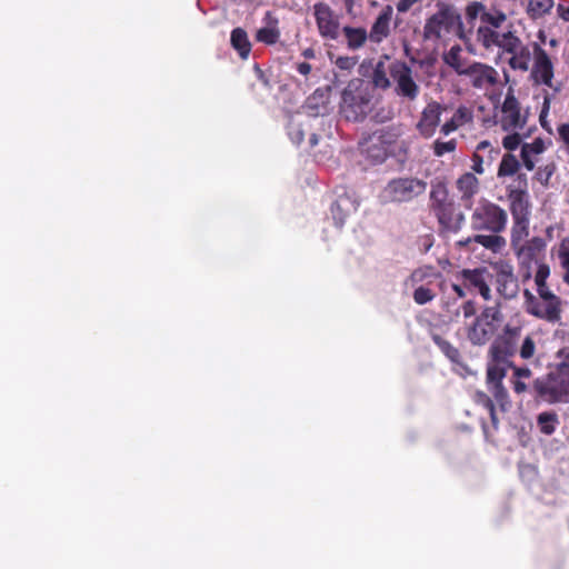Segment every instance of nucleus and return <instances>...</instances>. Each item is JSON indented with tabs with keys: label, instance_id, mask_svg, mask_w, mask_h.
I'll list each match as a JSON object with an SVG mask.
<instances>
[{
	"label": "nucleus",
	"instance_id": "f257e3e1",
	"mask_svg": "<svg viewBox=\"0 0 569 569\" xmlns=\"http://www.w3.org/2000/svg\"><path fill=\"white\" fill-rule=\"evenodd\" d=\"M437 11L426 19L422 29L425 41L449 43L453 38L469 40L470 31L466 30L459 10L450 3L438 2Z\"/></svg>",
	"mask_w": 569,
	"mask_h": 569
},
{
	"label": "nucleus",
	"instance_id": "f03ea898",
	"mask_svg": "<svg viewBox=\"0 0 569 569\" xmlns=\"http://www.w3.org/2000/svg\"><path fill=\"white\" fill-rule=\"evenodd\" d=\"M373 109V89L361 79L349 81L341 93L340 114L348 121L360 122Z\"/></svg>",
	"mask_w": 569,
	"mask_h": 569
},
{
	"label": "nucleus",
	"instance_id": "7ed1b4c3",
	"mask_svg": "<svg viewBox=\"0 0 569 569\" xmlns=\"http://www.w3.org/2000/svg\"><path fill=\"white\" fill-rule=\"evenodd\" d=\"M428 183L417 177H398L389 180L379 198L382 203L411 202L425 194Z\"/></svg>",
	"mask_w": 569,
	"mask_h": 569
},
{
	"label": "nucleus",
	"instance_id": "20e7f679",
	"mask_svg": "<svg viewBox=\"0 0 569 569\" xmlns=\"http://www.w3.org/2000/svg\"><path fill=\"white\" fill-rule=\"evenodd\" d=\"M507 220V212L502 208L488 200H482L471 214V227L473 230H487L492 233H500L505 230Z\"/></svg>",
	"mask_w": 569,
	"mask_h": 569
},
{
	"label": "nucleus",
	"instance_id": "39448f33",
	"mask_svg": "<svg viewBox=\"0 0 569 569\" xmlns=\"http://www.w3.org/2000/svg\"><path fill=\"white\" fill-rule=\"evenodd\" d=\"M535 396L548 403H567L569 402V390L566 383L561 381L556 371L537 378L532 386Z\"/></svg>",
	"mask_w": 569,
	"mask_h": 569
},
{
	"label": "nucleus",
	"instance_id": "423d86ee",
	"mask_svg": "<svg viewBox=\"0 0 569 569\" xmlns=\"http://www.w3.org/2000/svg\"><path fill=\"white\" fill-rule=\"evenodd\" d=\"M391 78L398 97L410 102L419 97L420 87L413 79L412 69L406 62H391Z\"/></svg>",
	"mask_w": 569,
	"mask_h": 569
},
{
	"label": "nucleus",
	"instance_id": "0eeeda50",
	"mask_svg": "<svg viewBox=\"0 0 569 569\" xmlns=\"http://www.w3.org/2000/svg\"><path fill=\"white\" fill-rule=\"evenodd\" d=\"M510 211L513 218L512 238L519 239L527 236L529 226L528 193L522 189H510L508 193Z\"/></svg>",
	"mask_w": 569,
	"mask_h": 569
},
{
	"label": "nucleus",
	"instance_id": "6e6552de",
	"mask_svg": "<svg viewBox=\"0 0 569 569\" xmlns=\"http://www.w3.org/2000/svg\"><path fill=\"white\" fill-rule=\"evenodd\" d=\"M495 274V286L498 295L506 300H511L518 296L519 283L513 273V268L508 262H498L492 267Z\"/></svg>",
	"mask_w": 569,
	"mask_h": 569
},
{
	"label": "nucleus",
	"instance_id": "1a4fd4ad",
	"mask_svg": "<svg viewBox=\"0 0 569 569\" xmlns=\"http://www.w3.org/2000/svg\"><path fill=\"white\" fill-rule=\"evenodd\" d=\"M319 34L329 40H337L340 36L339 16L326 3L318 2L313 6Z\"/></svg>",
	"mask_w": 569,
	"mask_h": 569
},
{
	"label": "nucleus",
	"instance_id": "9d476101",
	"mask_svg": "<svg viewBox=\"0 0 569 569\" xmlns=\"http://www.w3.org/2000/svg\"><path fill=\"white\" fill-rule=\"evenodd\" d=\"M517 347L512 341L496 338L488 350L487 369H502L507 372L513 367L511 358L516 355Z\"/></svg>",
	"mask_w": 569,
	"mask_h": 569
},
{
	"label": "nucleus",
	"instance_id": "9b49d317",
	"mask_svg": "<svg viewBox=\"0 0 569 569\" xmlns=\"http://www.w3.org/2000/svg\"><path fill=\"white\" fill-rule=\"evenodd\" d=\"M532 56L533 64L530 73L532 81L552 88L553 63L550 57L537 42L532 44Z\"/></svg>",
	"mask_w": 569,
	"mask_h": 569
},
{
	"label": "nucleus",
	"instance_id": "f8f14e48",
	"mask_svg": "<svg viewBox=\"0 0 569 569\" xmlns=\"http://www.w3.org/2000/svg\"><path fill=\"white\" fill-rule=\"evenodd\" d=\"M525 310L535 316L536 318L543 319L550 322H556L560 319V301L539 300L528 289L523 291Z\"/></svg>",
	"mask_w": 569,
	"mask_h": 569
},
{
	"label": "nucleus",
	"instance_id": "ddd939ff",
	"mask_svg": "<svg viewBox=\"0 0 569 569\" xmlns=\"http://www.w3.org/2000/svg\"><path fill=\"white\" fill-rule=\"evenodd\" d=\"M446 108L437 101H430L422 109L420 119L417 123L418 132L426 139L431 138L440 124L441 113Z\"/></svg>",
	"mask_w": 569,
	"mask_h": 569
},
{
	"label": "nucleus",
	"instance_id": "4468645a",
	"mask_svg": "<svg viewBox=\"0 0 569 569\" xmlns=\"http://www.w3.org/2000/svg\"><path fill=\"white\" fill-rule=\"evenodd\" d=\"M462 76L468 77L476 89H485L498 81V72L495 68L477 61L469 62L466 71H462Z\"/></svg>",
	"mask_w": 569,
	"mask_h": 569
},
{
	"label": "nucleus",
	"instance_id": "2eb2a0df",
	"mask_svg": "<svg viewBox=\"0 0 569 569\" xmlns=\"http://www.w3.org/2000/svg\"><path fill=\"white\" fill-rule=\"evenodd\" d=\"M501 111L500 122L503 131H513L525 127L527 117L521 114L519 102L515 96H506Z\"/></svg>",
	"mask_w": 569,
	"mask_h": 569
},
{
	"label": "nucleus",
	"instance_id": "dca6fc26",
	"mask_svg": "<svg viewBox=\"0 0 569 569\" xmlns=\"http://www.w3.org/2000/svg\"><path fill=\"white\" fill-rule=\"evenodd\" d=\"M358 206L359 202L353 194L347 191L338 194L330 208L335 224L337 227H342L346 219L357 211Z\"/></svg>",
	"mask_w": 569,
	"mask_h": 569
},
{
	"label": "nucleus",
	"instance_id": "f3484780",
	"mask_svg": "<svg viewBox=\"0 0 569 569\" xmlns=\"http://www.w3.org/2000/svg\"><path fill=\"white\" fill-rule=\"evenodd\" d=\"M460 200L468 209L472 206L473 197L479 192V180L472 172H466L456 182Z\"/></svg>",
	"mask_w": 569,
	"mask_h": 569
},
{
	"label": "nucleus",
	"instance_id": "a211bd4d",
	"mask_svg": "<svg viewBox=\"0 0 569 569\" xmlns=\"http://www.w3.org/2000/svg\"><path fill=\"white\" fill-rule=\"evenodd\" d=\"M392 8L387 6L376 18L370 32L369 39L375 43H380L390 33V21L392 18Z\"/></svg>",
	"mask_w": 569,
	"mask_h": 569
},
{
	"label": "nucleus",
	"instance_id": "6ab92c4d",
	"mask_svg": "<svg viewBox=\"0 0 569 569\" xmlns=\"http://www.w3.org/2000/svg\"><path fill=\"white\" fill-rule=\"evenodd\" d=\"M496 331L497 327H491L476 317L472 325L468 328L467 338L473 346H483L490 340Z\"/></svg>",
	"mask_w": 569,
	"mask_h": 569
},
{
	"label": "nucleus",
	"instance_id": "aec40b11",
	"mask_svg": "<svg viewBox=\"0 0 569 569\" xmlns=\"http://www.w3.org/2000/svg\"><path fill=\"white\" fill-rule=\"evenodd\" d=\"M507 372L502 369H487V385L496 401L503 406L508 400V391L502 385Z\"/></svg>",
	"mask_w": 569,
	"mask_h": 569
},
{
	"label": "nucleus",
	"instance_id": "412c9836",
	"mask_svg": "<svg viewBox=\"0 0 569 569\" xmlns=\"http://www.w3.org/2000/svg\"><path fill=\"white\" fill-rule=\"evenodd\" d=\"M471 121H472L471 110L465 106H460L456 110V112L453 113L451 119H449L441 126L440 132L443 136H449L451 132L456 131L463 124L469 123Z\"/></svg>",
	"mask_w": 569,
	"mask_h": 569
},
{
	"label": "nucleus",
	"instance_id": "4be33fe9",
	"mask_svg": "<svg viewBox=\"0 0 569 569\" xmlns=\"http://www.w3.org/2000/svg\"><path fill=\"white\" fill-rule=\"evenodd\" d=\"M546 150L545 141L541 138H536L532 142L522 143L521 146V160L525 168L528 171L535 169L536 162L532 159V154H540Z\"/></svg>",
	"mask_w": 569,
	"mask_h": 569
},
{
	"label": "nucleus",
	"instance_id": "5701e85b",
	"mask_svg": "<svg viewBox=\"0 0 569 569\" xmlns=\"http://www.w3.org/2000/svg\"><path fill=\"white\" fill-rule=\"evenodd\" d=\"M391 76V63H388L386 60H379L372 71L371 82L375 88L378 89H389L391 87V81L388 77Z\"/></svg>",
	"mask_w": 569,
	"mask_h": 569
},
{
	"label": "nucleus",
	"instance_id": "b1692460",
	"mask_svg": "<svg viewBox=\"0 0 569 569\" xmlns=\"http://www.w3.org/2000/svg\"><path fill=\"white\" fill-rule=\"evenodd\" d=\"M461 47L459 44L452 46L449 51L443 53V61L452 68L457 74L462 76V71L468 68V62L461 58Z\"/></svg>",
	"mask_w": 569,
	"mask_h": 569
},
{
	"label": "nucleus",
	"instance_id": "393cba45",
	"mask_svg": "<svg viewBox=\"0 0 569 569\" xmlns=\"http://www.w3.org/2000/svg\"><path fill=\"white\" fill-rule=\"evenodd\" d=\"M430 202L433 211L451 204L448 201V189L446 183L441 181L431 183Z\"/></svg>",
	"mask_w": 569,
	"mask_h": 569
},
{
	"label": "nucleus",
	"instance_id": "a878e982",
	"mask_svg": "<svg viewBox=\"0 0 569 569\" xmlns=\"http://www.w3.org/2000/svg\"><path fill=\"white\" fill-rule=\"evenodd\" d=\"M230 41L232 48L239 53V56L242 59H247L251 50V43L248 39L247 32L241 28L233 29Z\"/></svg>",
	"mask_w": 569,
	"mask_h": 569
},
{
	"label": "nucleus",
	"instance_id": "bb28decb",
	"mask_svg": "<svg viewBox=\"0 0 569 569\" xmlns=\"http://www.w3.org/2000/svg\"><path fill=\"white\" fill-rule=\"evenodd\" d=\"M266 19L268 20V26L257 31V40L266 44H274L280 37V32L277 27L278 21L277 19H273L269 12L267 13Z\"/></svg>",
	"mask_w": 569,
	"mask_h": 569
},
{
	"label": "nucleus",
	"instance_id": "cd10ccee",
	"mask_svg": "<svg viewBox=\"0 0 569 569\" xmlns=\"http://www.w3.org/2000/svg\"><path fill=\"white\" fill-rule=\"evenodd\" d=\"M343 34L347 40V46L350 50L360 49L369 39V34L363 28L343 27Z\"/></svg>",
	"mask_w": 569,
	"mask_h": 569
},
{
	"label": "nucleus",
	"instance_id": "c85d7f7f",
	"mask_svg": "<svg viewBox=\"0 0 569 569\" xmlns=\"http://www.w3.org/2000/svg\"><path fill=\"white\" fill-rule=\"evenodd\" d=\"M556 357L559 362L557 363L555 371L561 381L566 383V388L569 390V347H563L558 350Z\"/></svg>",
	"mask_w": 569,
	"mask_h": 569
},
{
	"label": "nucleus",
	"instance_id": "c756f323",
	"mask_svg": "<svg viewBox=\"0 0 569 569\" xmlns=\"http://www.w3.org/2000/svg\"><path fill=\"white\" fill-rule=\"evenodd\" d=\"M556 357L559 362L557 363L555 371L561 381L566 383V388L569 390V347H563L558 350Z\"/></svg>",
	"mask_w": 569,
	"mask_h": 569
},
{
	"label": "nucleus",
	"instance_id": "7c9ffc66",
	"mask_svg": "<svg viewBox=\"0 0 569 569\" xmlns=\"http://www.w3.org/2000/svg\"><path fill=\"white\" fill-rule=\"evenodd\" d=\"M531 54L528 47L520 46L516 53H512V57L509 59V66L513 70L528 71Z\"/></svg>",
	"mask_w": 569,
	"mask_h": 569
},
{
	"label": "nucleus",
	"instance_id": "2f4dec72",
	"mask_svg": "<svg viewBox=\"0 0 569 569\" xmlns=\"http://www.w3.org/2000/svg\"><path fill=\"white\" fill-rule=\"evenodd\" d=\"M519 168L520 162L516 158V156H513L512 153H506L501 159L497 176L499 178L513 176L518 172Z\"/></svg>",
	"mask_w": 569,
	"mask_h": 569
},
{
	"label": "nucleus",
	"instance_id": "473e14b6",
	"mask_svg": "<svg viewBox=\"0 0 569 569\" xmlns=\"http://www.w3.org/2000/svg\"><path fill=\"white\" fill-rule=\"evenodd\" d=\"M481 321L487 322L491 327H497L502 321L501 303L497 301L493 306L486 307L478 316Z\"/></svg>",
	"mask_w": 569,
	"mask_h": 569
},
{
	"label": "nucleus",
	"instance_id": "72a5a7b5",
	"mask_svg": "<svg viewBox=\"0 0 569 569\" xmlns=\"http://www.w3.org/2000/svg\"><path fill=\"white\" fill-rule=\"evenodd\" d=\"M501 33L490 27H479L477 30V37L479 42L489 49L493 46L498 47Z\"/></svg>",
	"mask_w": 569,
	"mask_h": 569
},
{
	"label": "nucleus",
	"instance_id": "f704fd0d",
	"mask_svg": "<svg viewBox=\"0 0 569 569\" xmlns=\"http://www.w3.org/2000/svg\"><path fill=\"white\" fill-rule=\"evenodd\" d=\"M435 345L441 350V352L452 362H459L461 357L460 351L451 345L448 340L441 338L438 335L432 336Z\"/></svg>",
	"mask_w": 569,
	"mask_h": 569
},
{
	"label": "nucleus",
	"instance_id": "c9c22d12",
	"mask_svg": "<svg viewBox=\"0 0 569 569\" xmlns=\"http://www.w3.org/2000/svg\"><path fill=\"white\" fill-rule=\"evenodd\" d=\"M461 273L466 282L477 290L487 283L486 269H465Z\"/></svg>",
	"mask_w": 569,
	"mask_h": 569
},
{
	"label": "nucleus",
	"instance_id": "e433bc0d",
	"mask_svg": "<svg viewBox=\"0 0 569 569\" xmlns=\"http://www.w3.org/2000/svg\"><path fill=\"white\" fill-rule=\"evenodd\" d=\"M435 213L438 218L439 223L446 230L457 232V224H453L455 212L451 204L436 210Z\"/></svg>",
	"mask_w": 569,
	"mask_h": 569
},
{
	"label": "nucleus",
	"instance_id": "4c0bfd02",
	"mask_svg": "<svg viewBox=\"0 0 569 569\" xmlns=\"http://www.w3.org/2000/svg\"><path fill=\"white\" fill-rule=\"evenodd\" d=\"M520 46H522L520 39L512 31L501 33L498 47L506 52L516 53Z\"/></svg>",
	"mask_w": 569,
	"mask_h": 569
},
{
	"label": "nucleus",
	"instance_id": "58836bf2",
	"mask_svg": "<svg viewBox=\"0 0 569 569\" xmlns=\"http://www.w3.org/2000/svg\"><path fill=\"white\" fill-rule=\"evenodd\" d=\"M475 241L477 243H480L487 249H491L493 251H497L501 249V247L505 244V240L498 236V233L495 234H477L475 236Z\"/></svg>",
	"mask_w": 569,
	"mask_h": 569
},
{
	"label": "nucleus",
	"instance_id": "ea45409f",
	"mask_svg": "<svg viewBox=\"0 0 569 569\" xmlns=\"http://www.w3.org/2000/svg\"><path fill=\"white\" fill-rule=\"evenodd\" d=\"M538 426L545 435L553 433L557 423V415L553 412H542L537 419Z\"/></svg>",
	"mask_w": 569,
	"mask_h": 569
},
{
	"label": "nucleus",
	"instance_id": "a19ab883",
	"mask_svg": "<svg viewBox=\"0 0 569 569\" xmlns=\"http://www.w3.org/2000/svg\"><path fill=\"white\" fill-rule=\"evenodd\" d=\"M553 7V0H530L528 11L533 17H541L548 13Z\"/></svg>",
	"mask_w": 569,
	"mask_h": 569
},
{
	"label": "nucleus",
	"instance_id": "79ce46f5",
	"mask_svg": "<svg viewBox=\"0 0 569 569\" xmlns=\"http://www.w3.org/2000/svg\"><path fill=\"white\" fill-rule=\"evenodd\" d=\"M486 12V6L479 1L470 2L466 8L467 22L473 27L475 21L479 18L482 21L483 13Z\"/></svg>",
	"mask_w": 569,
	"mask_h": 569
},
{
	"label": "nucleus",
	"instance_id": "37998d69",
	"mask_svg": "<svg viewBox=\"0 0 569 569\" xmlns=\"http://www.w3.org/2000/svg\"><path fill=\"white\" fill-rule=\"evenodd\" d=\"M457 148V140L450 139L448 141L436 140L432 144L433 154L436 157H443L446 153H451Z\"/></svg>",
	"mask_w": 569,
	"mask_h": 569
},
{
	"label": "nucleus",
	"instance_id": "c03bdc74",
	"mask_svg": "<svg viewBox=\"0 0 569 569\" xmlns=\"http://www.w3.org/2000/svg\"><path fill=\"white\" fill-rule=\"evenodd\" d=\"M507 20V16L501 11L489 12L486 10L482 17L483 23L486 27H490L492 29L500 28L502 23Z\"/></svg>",
	"mask_w": 569,
	"mask_h": 569
},
{
	"label": "nucleus",
	"instance_id": "a18cd8bd",
	"mask_svg": "<svg viewBox=\"0 0 569 569\" xmlns=\"http://www.w3.org/2000/svg\"><path fill=\"white\" fill-rule=\"evenodd\" d=\"M436 295L431 289L420 286L413 292V300L417 305H426L435 299Z\"/></svg>",
	"mask_w": 569,
	"mask_h": 569
},
{
	"label": "nucleus",
	"instance_id": "49530a36",
	"mask_svg": "<svg viewBox=\"0 0 569 569\" xmlns=\"http://www.w3.org/2000/svg\"><path fill=\"white\" fill-rule=\"evenodd\" d=\"M529 134H530V132H527L523 136H521L518 132L508 134L502 139V146L505 149H507L509 151H513L520 146L522 138H527V137H529Z\"/></svg>",
	"mask_w": 569,
	"mask_h": 569
},
{
	"label": "nucleus",
	"instance_id": "de8ad7c7",
	"mask_svg": "<svg viewBox=\"0 0 569 569\" xmlns=\"http://www.w3.org/2000/svg\"><path fill=\"white\" fill-rule=\"evenodd\" d=\"M536 352V342L531 336H527L520 346V357L528 360L533 357Z\"/></svg>",
	"mask_w": 569,
	"mask_h": 569
},
{
	"label": "nucleus",
	"instance_id": "09e8293b",
	"mask_svg": "<svg viewBox=\"0 0 569 569\" xmlns=\"http://www.w3.org/2000/svg\"><path fill=\"white\" fill-rule=\"evenodd\" d=\"M520 333H521L520 327L511 326L508 323L505 326L502 333L500 336H498L497 338L512 341L516 346H518V340H519Z\"/></svg>",
	"mask_w": 569,
	"mask_h": 569
},
{
	"label": "nucleus",
	"instance_id": "8fccbe9b",
	"mask_svg": "<svg viewBox=\"0 0 569 569\" xmlns=\"http://www.w3.org/2000/svg\"><path fill=\"white\" fill-rule=\"evenodd\" d=\"M288 134L295 144H300L305 137L302 126L295 120H291L288 128Z\"/></svg>",
	"mask_w": 569,
	"mask_h": 569
},
{
	"label": "nucleus",
	"instance_id": "3c124183",
	"mask_svg": "<svg viewBox=\"0 0 569 569\" xmlns=\"http://www.w3.org/2000/svg\"><path fill=\"white\" fill-rule=\"evenodd\" d=\"M558 258L561 267L565 270L563 279L569 283V246L562 243L558 251Z\"/></svg>",
	"mask_w": 569,
	"mask_h": 569
},
{
	"label": "nucleus",
	"instance_id": "603ef678",
	"mask_svg": "<svg viewBox=\"0 0 569 569\" xmlns=\"http://www.w3.org/2000/svg\"><path fill=\"white\" fill-rule=\"evenodd\" d=\"M550 274V268L546 263H539L536 274H535V283L537 287H541V284L546 283L547 278Z\"/></svg>",
	"mask_w": 569,
	"mask_h": 569
},
{
	"label": "nucleus",
	"instance_id": "864d4df0",
	"mask_svg": "<svg viewBox=\"0 0 569 569\" xmlns=\"http://www.w3.org/2000/svg\"><path fill=\"white\" fill-rule=\"evenodd\" d=\"M478 402L482 403L490 412L491 420L493 423H496L497 418L495 413V406L492 400L485 393V392H478L477 393Z\"/></svg>",
	"mask_w": 569,
	"mask_h": 569
},
{
	"label": "nucleus",
	"instance_id": "5fc2aeb1",
	"mask_svg": "<svg viewBox=\"0 0 569 569\" xmlns=\"http://www.w3.org/2000/svg\"><path fill=\"white\" fill-rule=\"evenodd\" d=\"M335 64L341 70H351L357 64L355 57H338Z\"/></svg>",
	"mask_w": 569,
	"mask_h": 569
},
{
	"label": "nucleus",
	"instance_id": "6e6d98bb",
	"mask_svg": "<svg viewBox=\"0 0 569 569\" xmlns=\"http://www.w3.org/2000/svg\"><path fill=\"white\" fill-rule=\"evenodd\" d=\"M550 96L549 93H546L545 97H543V106H542V109H541V112H540V123L542 126V128L547 129L548 131H550L548 124H547V120H546V117L549 112V108H550Z\"/></svg>",
	"mask_w": 569,
	"mask_h": 569
},
{
	"label": "nucleus",
	"instance_id": "4d7b16f0",
	"mask_svg": "<svg viewBox=\"0 0 569 569\" xmlns=\"http://www.w3.org/2000/svg\"><path fill=\"white\" fill-rule=\"evenodd\" d=\"M537 292L541 300L560 301V299L552 293L546 283L541 284V287H537Z\"/></svg>",
	"mask_w": 569,
	"mask_h": 569
},
{
	"label": "nucleus",
	"instance_id": "13d9d810",
	"mask_svg": "<svg viewBox=\"0 0 569 569\" xmlns=\"http://www.w3.org/2000/svg\"><path fill=\"white\" fill-rule=\"evenodd\" d=\"M483 162L485 159L478 152H475L472 154L471 169L473 170L475 173L482 174L485 172Z\"/></svg>",
	"mask_w": 569,
	"mask_h": 569
},
{
	"label": "nucleus",
	"instance_id": "bf43d9fd",
	"mask_svg": "<svg viewBox=\"0 0 569 569\" xmlns=\"http://www.w3.org/2000/svg\"><path fill=\"white\" fill-rule=\"evenodd\" d=\"M461 312L465 318H471L476 315V306L472 300H467L461 305Z\"/></svg>",
	"mask_w": 569,
	"mask_h": 569
},
{
	"label": "nucleus",
	"instance_id": "052dcab7",
	"mask_svg": "<svg viewBox=\"0 0 569 569\" xmlns=\"http://www.w3.org/2000/svg\"><path fill=\"white\" fill-rule=\"evenodd\" d=\"M552 173L553 167L546 166L545 168H540L537 174L540 182L547 184Z\"/></svg>",
	"mask_w": 569,
	"mask_h": 569
},
{
	"label": "nucleus",
	"instance_id": "680f3d73",
	"mask_svg": "<svg viewBox=\"0 0 569 569\" xmlns=\"http://www.w3.org/2000/svg\"><path fill=\"white\" fill-rule=\"evenodd\" d=\"M511 368L513 369V377L516 379H520V380L527 379V378H530L532 375L531 370L527 367L519 368V367L513 366Z\"/></svg>",
	"mask_w": 569,
	"mask_h": 569
},
{
	"label": "nucleus",
	"instance_id": "e2e57ef3",
	"mask_svg": "<svg viewBox=\"0 0 569 569\" xmlns=\"http://www.w3.org/2000/svg\"><path fill=\"white\" fill-rule=\"evenodd\" d=\"M456 366L455 371L460 376L471 375L472 370L469 368L467 363L462 361V357L459 358V362L453 363Z\"/></svg>",
	"mask_w": 569,
	"mask_h": 569
},
{
	"label": "nucleus",
	"instance_id": "0e129e2a",
	"mask_svg": "<svg viewBox=\"0 0 569 569\" xmlns=\"http://www.w3.org/2000/svg\"><path fill=\"white\" fill-rule=\"evenodd\" d=\"M478 292L486 301L492 299V291L488 282L486 284H482L481 288L478 289Z\"/></svg>",
	"mask_w": 569,
	"mask_h": 569
},
{
	"label": "nucleus",
	"instance_id": "69168bd1",
	"mask_svg": "<svg viewBox=\"0 0 569 569\" xmlns=\"http://www.w3.org/2000/svg\"><path fill=\"white\" fill-rule=\"evenodd\" d=\"M558 133L561 137V139L569 144V123H562L558 128Z\"/></svg>",
	"mask_w": 569,
	"mask_h": 569
},
{
	"label": "nucleus",
	"instance_id": "338daca9",
	"mask_svg": "<svg viewBox=\"0 0 569 569\" xmlns=\"http://www.w3.org/2000/svg\"><path fill=\"white\" fill-rule=\"evenodd\" d=\"M296 69L300 74L307 76L311 72L312 68H311V64L308 62H299V63H297Z\"/></svg>",
	"mask_w": 569,
	"mask_h": 569
},
{
	"label": "nucleus",
	"instance_id": "774afa93",
	"mask_svg": "<svg viewBox=\"0 0 569 569\" xmlns=\"http://www.w3.org/2000/svg\"><path fill=\"white\" fill-rule=\"evenodd\" d=\"M416 3L413 0H400L397 4V9L399 12H406L410 9V7Z\"/></svg>",
	"mask_w": 569,
	"mask_h": 569
}]
</instances>
